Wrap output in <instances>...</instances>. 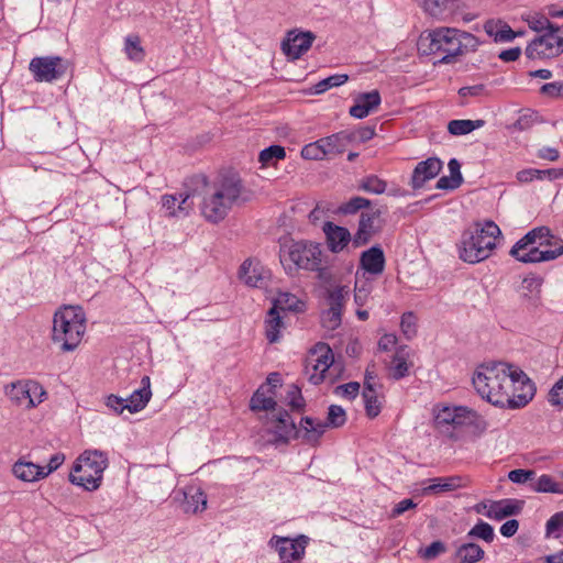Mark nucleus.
Here are the masks:
<instances>
[{
  "instance_id": "nucleus-28",
  "label": "nucleus",
  "mask_w": 563,
  "mask_h": 563,
  "mask_svg": "<svg viewBox=\"0 0 563 563\" xmlns=\"http://www.w3.org/2000/svg\"><path fill=\"white\" fill-rule=\"evenodd\" d=\"M431 482V485L422 489V495L452 492L456 488L466 486V479L461 476L435 477L432 478Z\"/></svg>"
},
{
  "instance_id": "nucleus-10",
  "label": "nucleus",
  "mask_w": 563,
  "mask_h": 563,
  "mask_svg": "<svg viewBox=\"0 0 563 563\" xmlns=\"http://www.w3.org/2000/svg\"><path fill=\"white\" fill-rule=\"evenodd\" d=\"M477 419L476 411L465 406H441L433 407L434 426L438 429H445L449 427L461 428L471 426Z\"/></svg>"
},
{
  "instance_id": "nucleus-62",
  "label": "nucleus",
  "mask_w": 563,
  "mask_h": 563,
  "mask_svg": "<svg viewBox=\"0 0 563 563\" xmlns=\"http://www.w3.org/2000/svg\"><path fill=\"white\" fill-rule=\"evenodd\" d=\"M358 390H360V384L356 382H351V383L338 386L335 388L334 393L336 395L352 399L357 396Z\"/></svg>"
},
{
  "instance_id": "nucleus-7",
  "label": "nucleus",
  "mask_w": 563,
  "mask_h": 563,
  "mask_svg": "<svg viewBox=\"0 0 563 563\" xmlns=\"http://www.w3.org/2000/svg\"><path fill=\"white\" fill-rule=\"evenodd\" d=\"M108 467V457L101 451H85L74 465V472L69 481L86 490L92 492L99 488L103 472Z\"/></svg>"
},
{
  "instance_id": "nucleus-55",
  "label": "nucleus",
  "mask_w": 563,
  "mask_h": 563,
  "mask_svg": "<svg viewBox=\"0 0 563 563\" xmlns=\"http://www.w3.org/2000/svg\"><path fill=\"white\" fill-rule=\"evenodd\" d=\"M372 291V285L369 283H355L354 300L357 306H363L367 301Z\"/></svg>"
},
{
  "instance_id": "nucleus-43",
  "label": "nucleus",
  "mask_w": 563,
  "mask_h": 563,
  "mask_svg": "<svg viewBox=\"0 0 563 563\" xmlns=\"http://www.w3.org/2000/svg\"><path fill=\"white\" fill-rule=\"evenodd\" d=\"M285 401L294 411H301L306 407V400L301 389L297 385H290L287 389Z\"/></svg>"
},
{
  "instance_id": "nucleus-14",
  "label": "nucleus",
  "mask_w": 563,
  "mask_h": 563,
  "mask_svg": "<svg viewBox=\"0 0 563 563\" xmlns=\"http://www.w3.org/2000/svg\"><path fill=\"white\" fill-rule=\"evenodd\" d=\"M559 238L552 234L548 227H538L527 232L511 247L509 254L515 257L525 252H529L534 245L539 246H556Z\"/></svg>"
},
{
  "instance_id": "nucleus-2",
  "label": "nucleus",
  "mask_w": 563,
  "mask_h": 563,
  "mask_svg": "<svg viewBox=\"0 0 563 563\" xmlns=\"http://www.w3.org/2000/svg\"><path fill=\"white\" fill-rule=\"evenodd\" d=\"M275 432L280 439L286 440L291 434H296L302 438L306 443L317 445L328 428H340L346 422V413L341 406L331 405L325 421L303 417L300 427L297 429L289 413L286 410H279L275 416Z\"/></svg>"
},
{
  "instance_id": "nucleus-22",
  "label": "nucleus",
  "mask_w": 563,
  "mask_h": 563,
  "mask_svg": "<svg viewBox=\"0 0 563 563\" xmlns=\"http://www.w3.org/2000/svg\"><path fill=\"white\" fill-rule=\"evenodd\" d=\"M323 232L325 234L329 250L333 253L343 251L351 241L353 242L350 231L346 228L334 224L333 222H325L323 224Z\"/></svg>"
},
{
  "instance_id": "nucleus-35",
  "label": "nucleus",
  "mask_w": 563,
  "mask_h": 563,
  "mask_svg": "<svg viewBox=\"0 0 563 563\" xmlns=\"http://www.w3.org/2000/svg\"><path fill=\"white\" fill-rule=\"evenodd\" d=\"M484 553L478 544L467 542L457 548L455 556L459 563H476L483 559Z\"/></svg>"
},
{
  "instance_id": "nucleus-21",
  "label": "nucleus",
  "mask_w": 563,
  "mask_h": 563,
  "mask_svg": "<svg viewBox=\"0 0 563 563\" xmlns=\"http://www.w3.org/2000/svg\"><path fill=\"white\" fill-rule=\"evenodd\" d=\"M385 254L379 245H374L368 250L362 252L360 256V269L365 274L380 275L385 269Z\"/></svg>"
},
{
  "instance_id": "nucleus-20",
  "label": "nucleus",
  "mask_w": 563,
  "mask_h": 563,
  "mask_svg": "<svg viewBox=\"0 0 563 563\" xmlns=\"http://www.w3.org/2000/svg\"><path fill=\"white\" fill-rule=\"evenodd\" d=\"M563 254V241L559 239L556 246H539L534 245L529 252L515 256L517 261L526 264L549 262L558 258Z\"/></svg>"
},
{
  "instance_id": "nucleus-39",
  "label": "nucleus",
  "mask_w": 563,
  "mask_h": 563,
  "mask_svg": "<svg viewBox=\"0 0 563 563\" xmlns=\"http://www.w3.org/2000/svg\"><path fill=\"white\" fill-rule=\"evenodd\" d=\"M152 397V391L146 388L134 390L128 399H125V407L130 412H137L142 410Z\"/></svg>"
},
{
  "instance_id": "nucleus-64",
  "label": "nucleus",
  "mask_w": 563,
  "mask_h": 563,
  "mask_svg": "<svg viewBox=\"0 0 563 563\" xmlns=\"http://www.w3.org/2000/svg\"><path fill=\"white\" fill-rule=\"evenodd\" d=\"M461 184V181H459L452 176H442L437 181L435 187L442 190H453L456 189Z\"/></svg>"
},
{
  "instance_id": "nucleus-16",
  "label": "nucleus",
  "mask_w": 563,
  "mask_h": 563,
  "mask_svg": "<svg viewBox=\"0 0 563 563\" xmlns=\"http://www.w3.org/2000/svg\"><path fill=\"white\" fill-rule=\"evenodd\" d=\"M240 279L250 287L263 288L267 286L271 272L261 262L252 258L245 260L239 271Z\"/></svg>"
},
{
  "instance_id": "nucleus-57",
  "label": "nucleus",
  "mask_w": 563,
  "mask_h": 563,
  "mask_svg": "<svg viewBox=\"0 0 563 563\" xmlns=\"http://www.w3.org/2000/svg\"><path fill=\"white\" fill-rule=\"evenodd\" d=\"M548 400L553 406L563 407V377L559 379L551 388L548 395Z\"/></svg>"
},
{
  "instance_id": "nucleus-4",
  "label": "nucleus",
  "mask_w": 563,
  "mask_h": 563,
  "mask_svg": "<svg viewBox=\"0 0 563 563\" xmlns=\"http://www.w3.org/2000/svg\"><path fill=\"white\" fill-rule=\"evenodd\" d=\"M512 365L504 362H492L479 365L474 372L472 383L477 394L500 408H506L511 389Z\"/></svg>"
},
{
  "instance_id": "nucleus-54",
  "label": "nucleus",
  "mask_w": 563,
  "mask_h": 563,
  "mask_svg": "<svg viewBox=\"0 0 563 563\" xmlns=\"http://www.w3.org/2000/svg\"><path fill=\"white\" fill-rule=\"evenodd\" d=\"M400 328L407 339L416 335V317L411 312L404 313L401 317Z\"/></svg>"
},
{
  "instance_id": "nucleus-5",
  "label": "nucleus",
  "mask_w": 563,
  "mask_h": 563,
  "mask_svg": "<svg viewBox=\"0 0 563 563\" xmlns=\"http://www.w3.org/2000/svg\"><path fill=\"white\" fill-rule=\"evenodd\" d=\"M86 332V314L81 307L65 306L58 309L53 319L52 341L63 352L78 347Z\"/></svg>"
},
{
  "instance_id": "nucleus-60",
  "label": "nucleus",
  "mask_w": 563,
  "mask_h": 563,
  "mask_svg": "<svg viewBox=\"0 0 563 563\" xmlns=\"http://www.w3.org/2000/svg\"><path fill=\"white\" fill-rule=\"evenodd\" d=\"M541 93L551 98H563V81L544 84L541 87Z\"/></svg>"
},
{
  "instance_id": "nucleus-27",
  "label": "nucleus",
  "mask_w": 563,
  "mask_h": 563,
  "mask_svg": "<svg viewBox=\"0 0 563 563\" xmlns=\"http://www.w3.org/2000/svg\"><path fill=\"white\" fill-rule=\"evenodd\" d=\"M350 131H340L332 135L321 137V142L327 156L342 154L351 144Z\"/></svg>"
},
{
  "instance_id": "nucleus-51",
  "label": "nucleus",
  "mask_w": 563,
  "mask_h": 563,
  "mask_svg": "<svg viewBox=\"0 0 563 563\" xmlns=\"http://www.w3.org/2000/svg\"><path fill=\"white\" fill-rule=\"evenodd\" d=\"M467 536L472 538H479L486 542H492L494 540L495 533L493 527L489 523L479 521L470 530Z\"/></svg>"
},
{
  "instance_id": "nucleus-36",
  "label": "nucleus",
  "mask_w": 563,
  "mask_h": 563,
  "mask_svg": "<svg viewBox=\"0 0 563 563\" xmlns=\"http://www.w3.org/2000/svg\"><path fill=\"white\" fill-rule=\"evenodd\" d=\"M303 302L290 292H279L273 301V307L276 311H301Z\"/></svg>"
},
{
  "instance_id": "nucleus-41",
  "label": "nucleus",
  "mask_w": 563,
  "mask_h": 563,
  "mask_svg": "<svg viewBox=\"0 0 563 563\" xmlns=\"http://www.w3.org/2000/svg\"><path fill=\"white\" fill-rule=\"evenodd\" d=\"M532 490L537 493H552L562 494V485L556 482L551 475H541L531 486Z\"/></svg>"
},
{
  "instance_id": "nucleus-58",
  "label": "nucleus",
  "mask_w": 563,
  "mask_h": 563,
  "mask_svg": "<svg viewBox=\"0 0 563 563\" xmlns=\"http://www.w3.org/2000/svg\"><path fill=\"white\" fill-rule=\"evenodd\" d=\"M486 95V87L483 84L474 85V86H466L459 89V96L462 99L468 98V97H483Z\"/></svg>"
},
{
  "instance_id": "nucleus-23",
  "label": "nucleus",
  "mask_w": 563,
  "mask_h": 563,
  "mask_svg": "<svg viewBox=\"0 0 563 563\" xmlns=\"http://www.w3.org/2000/svg\"><path fill=\"white\" fill-rule=\"evenodd\" d=\"M380 95L378 90L360 93L354 99V104L350 108V114L356 119L366 118L372 111L380 104Z\"/></svg>"
},
{
  "instance_id": "nucleus-38",
  "label": "nucleus",
  "mask_w": 563,
  "mask_h": 563,
  "mask_svg": "<svg viewBox=\"0 0 563 563\" xmlns=\"http://www.w3.org/2000/svg\"><path fill=\"white\" fill-rule=\"evenodd\" d=\"M363 398L365 402L366 415L369 418H375L380 412V401L378 400V396L374 385L367 380L365 383V387L363 390Z\"/></svg>"
},
{
  "instance_id": "nucleus-40",
  "label": "nucleus",
  "mask_w": 563,
  "mask_h": 563,
  "mask_svg": "<svg viewBox=\"0 0 563 563\" xmlns=\"http://www.w3.org/2000/svg\"><path fill=\"white\" fill-rule=\"evenodd\" d=\"M484 124V120H452L448 124V130L452 135H465Z\"/></svg>"
},
{
  "instance_id": "nucleus-15",
  "label": "nucleus",
  "mask_w": 563,
  "mask_h": 563,
  "mask_svg": "<svg viewBox=\"0 0 563 563\" xmlns=\"http://www.w3.org/2000/svg\"><path fill=\"white\" fill-rule=\"evenodd\" d=\"M563 53L559 31H550L534 38L526 48L529 58H552Z\"/></svg>"
},
{
  "instance_id": "nucleus-52",
  "label": "nucleus",
  "mask_w": 563,
  "mask_h": 563,
  "mask_svg": "<svg viewBox=\"0 0 563 563\" xmlns=\"http://www.w3.org/2000/svg\"><path fill=\"white\" fill-rule=\"evenodd\" d=\"M349 290L346 287H336L329 292V308H336V311L342 312V307Z\"/></svg>"
},
{
  "instance_id": "nucleus-12",
  "label": "nucleus",
  "mask_w": 563,
  "mask_h": 563,
  "mask_svg": "<svg viewBox=\"0 0 563 563\" xmlns=\"http://www.w3.org/2000/svg\"><path fill=\"white\" fill-rule=\"evenodd\" d=\"M29 69L36 81L52 82L66 74L68 62L59 56L34 57Z\"/></svg>"
},
{
  "instance_id": "nucleus-1",
  "label": "nucleus",
  "mask_w": 563,
  "mask_h": 563,
  "mask_svg": "<svg viewBox=\"0 0 563 563\" xmlns=\"http://www.w3.org/2000/svg\"><path fill=\"white\" fill-rule=\"evenodd\" d=\"M478 44L477 37L468 32L440 26L420 34L418 49L423 55L440 56L439 63L450 64L457 56L476 51Z\"/></svg>"
},
{
  "instance_id": "nucleus-13",
  "label": "nucleus",
  "mask_w": 563,
  "mask_h": 563,
  "mask_svg": "<svg viewBox=\"0 0 563 563\" xmlns=\"http://www.w3.org/2000/svg\"><path fill=\"white\" fill-rule=\"evenodd\" d=\"M511 389L506 407L511 409L525 407L534 396L536 387L527 374L518 367L512 366Z\"/></svg>"
},
{
  "instance_id": "nucleus-6",
  "label": "nucleus",
  "mask_w": 563,
  "mask_h": 563,
  "mask_svg": "<svg viewBox=\"0 0 563 563\" xmlns=\"http://www.w3.org/2000/svg\"><path fill=\"white\" fill-rule=\"evenodd\" d=\"M501 231L493 221L483 227L463 233L460 246V258L466 263H479L492 255Z\"/></svg>"
},
{
  "instance_id": "nucleus-11",
  "label": "nucleus",
  "mask_w": 563,
  "mask_h": 563,
  "mask_svg": "<svg viewBox=\"0 0 563 563\" xmlns=\"http://www.w3.org/2000/svg\"><path fill=\"white\" fill-rule=\"evenodd\" d=\"M9 399L16 406L31 409L44 401L46 391L37 382L20 380L12 383L5 390Z\"/></svg>"
},
{
  "instance_id": "nucleus-42",
  "label": "nucleus",
  "mask_w": 563,
  "mask_h": 563,
  "mask_svg": "<svg viewBox=\"0 0 563 563\" xmlns=\"http://www.w3.org/2000/svg\"><path fill=\"white\" fill-rule=\"evenodd\" d=\"M347 80H349V76L346 74H335V75L329 76L328 78H324L314 85L313 92L316 95L323 93L330 88L339 87V86L345 84Z\"/></svg>"
},
{
  "instance_id": "nucleus-8",
  "label": "nucleus",
  "mask_w": 563,
  "mask_h": 563,
  "mask_svg": "<svg viewBox=\"0 0 563 563\" xmlns=\"http://www.w3.org/2000/svg\"><path fill=\"white\" fill-rule=\"evenodd\" d=\"M280 263L290 273L299 268L319 271L322 264V252L319 244L307 241L294 242L280 254Z\"/></svg>"
},
{
  "instance_id": "nucleus-31",
  "label": "nucleus",
  "mask_w": 563,
  "mask_h": 563,
  "mask_svg": "<svg viewBox=\"0 0 563 563\" xmlns=\"http://www.w3.org/2000/svg\"><path fill=\"white\" fill-rule=\"evenodd\" d=\"M274 396L275 390H272V388H265V386L263 385L252 396L250 400V408L253 411L273 410L276 407Z\"/></svg>"
},
{
  "instance_id": "nucleus-24",
  "label": "nucleus",
  "mask_w": 563,
  "mask_h": 563,
  "mask_svg": "<svg viewBox=\"0 0 563 563\" xmlns=\"http://www.w3.org/2000/svg\"><path fill=\"white\" fill-rule=\"evenodd\" d=\"M523 501L517 499H501L489 503V509L485 516L494 520H503L509 516L520 514L522 510Z\"/></svg>"
},
{
  "instance_id": "nucleus-17",
  "label": "nucleus",
  "mask_w": 563,
  "mask_h": 563,
  "mask_svg": "<svg viewBox=\"0 0 563 563\" xmlns=\"http://www.w3.org/2000/svg\"><path fill=\"white\" fill-rule=\"evenodd\" d=\"M442 167V161L438 157H429L426 161L419 162L411 175V188L415 190L422 188L426 183L439 175Z\"/></svg>"
},
{
  "instance_id": "nucleus-3",
  "label": "nucleus",
  "mask_w": 563,
  "mask_h": 563,
  "mask_svg": "<svg viewBox=\"0 0 563 563\" xmlns=\"http://www.w3.org/2000/svg\"><path fill=\"white\" fill-rule=\"evenodd\" d=\"M242 191V181L234 174L224 176L219 181L206 186L199 203L202 217L210 223L222 221L232 207L238 203Z\"/></svg>"
},
{
  "instance_id": "nucleus-46",
  "label": "nucleus",
  "mask_w": 563,
  "mask_h": 563,
  "mask_svg": "<svg viewBox=\"0 0 563 563\" xmlns=\"http://www.w3.org/2000/svg\"><path fill=\"white\" fill-rule=\"evenodd\" d=\"M386 181H384L383 179L378 178L375 175L365 177L364 179H362L360 184V189L376 195L383 194L386 190Z\"/></svg>"
},
{
  "instance_id": "nucleus-61",
  "label": "nucleus",
  "mask_w": 563,
  "mask_h": 563,
  "mask_svg": "<svg viewBox=\"0 0 563 563\" xmlns=\"http://www.w3.org/2000/svg\"><path fill=\"white\" fill-rule=\"evenodd\" d=\"M445 552V545L441 541H433L429 544L423 552L421 553L422 558L426 560L435 559L438 555Z\"/></svg>"
},
{
  "instance_id": "nucleus-59",
  "label": "nucleus",
  "mask_w": 563,
  "mask_h": 563,
  "mask_svg": "<svg viewBox=\"0 0 563 563\" xmlns=\"http://www.w3.org/2000/svg\"><path fill=\"white\" fill-rule=\"evenodd\" d=\"M350 134L352 135L351 143L354 141L367 142L375 135V129L372 126H361L355 131H351Z\"/></svg>"
},
{
  "instance_id": "nucleus-33",
  "label": "nucleus",
  "mask_w": 563,
  "mask_h": 563,
  "mask_svg": "<svg viewBox=\"0 0 563 563\" xmlns=\"http://www.w3.org/2000/svg\"><path fill=\"white\" fill-rule=\"evenodd\" d=\"M184 508L186 512L196 514L207 507V497L199 488H188L185 493Z\"/></svg>"
},
{
  "instance_id": "nucleus-50",
  "label": "nucleus",
  "mask_w": 563,
  "mask_h": 563,
  "mask_svg": "<svg viewBox=\"0 0 563 563\" xmlns=\"http://www.w3.org/2000/svg\"><path fill=\"white\" fill-rule=\"evenodd\" d=\"M301 156L305 159H323L327 156V154L324 152L321 139L313 143L305 145L301 150Z\"/></svg>"
},
{
  "instance_id": "nucleus-53",
  "label": "nucleus",
  "mask_w": 563,
  "mask_h": 563,
  "mask_svg": "<svg viewBox=\"0 0 563 563\" xmlns=\"http://www.w3.org/2000/svg\"><path fill=\"white\" fill-rule=\"evenodd\" d=\"M322 324L329 330H335L341 324V312L336 308H329L322 314Z\"/></svg>"
},
{
  "instance_id": "nucleus-44",
  "label": "nucleus",
  "mask_w": 563,
  "mask_h": 563,
  "mask_svg": "<svg viewBox=\"0 0 563 563\" xmlns=\"http://www.w3.org/2000/svg\"><path fill=\"white\" fill-rule=\"evenodd\" d=\"M402 352H404V349H400L396 353V355L393 360L391 366L389 368L390 376L396 380L404 378L405 376L408 375V372H409V366H408V363H407Z\"/></svg>"
},
{
  "instance_id": "nucleus-34",
  "label": "nucleus",
  "mask_w": 563,
  "mask_h": 563,
  "mask_svg": "<svg viewBox=\"0 0 563 563\" xmlns=\"http://www.w3.org/2000/svg\"><path fill=\"white\" fill-rule=\"evenodd\" d=\"M284 322L280 313L275 309H269L265 320V335L269 343H275L280 338V331Z\"/></svg>"
},
{
  "instance_id": "nucleus-47",
  "label": "nucleus",
  "mask_w": 563,
  "mask_h": 563,
  "mask_svg": "<svg viewBox=\"0 0 563 563\" xmlns=\"http://www.w3.org/2000/svg\"><path fill=\"white\" fill-rule=\"evenodd\" d=\"M125 52L132 60L141 62L144 58V51L140 45L137 35H129L125 38Z\"/></svg>"
},
{
  "instance_id": "nucleus-56",
  "label": "nucleus",
  "mask_w": 563,
  "mask_h": 563,
  "mask_svg": "<svg viewBox=\"0 0 563 563\" xmlns=\"http://www.w3.org/2000/svg\"><path fill=\"white\" fill-rule=\"evenodd\" d=\"M536 473L531 470L517 468L508 473V478L516 484H525L528 481L533 479Z\"/></svg>"
},
{
  "instance_id": "nucleus-9",
  "label": "nucleus",
  "mask_w": 563,
  "mask_h": 563,
  "mask_svg": "<svg viewBox=\"0 0 563 563\" xmlns=\"http://www.w3.org/2000/svg\"><path fill=\"white\" fill-rule=\"evenodd\" d=\"M331 368L332 371L338 368L331 347L325 343L316 344L310 350L305 365V372L309 382L314 385L322 383Z\"/></svg>"
},
{
  "instance_id": "nucleus-63",
  "label": "nucleus",
  "mask_w": 563,
  "mask_h": 563,
  "mask_svg": "<svg viewBox=\"0 0 563 563\" xmlns=\"http://www.w3.org/2000/svg\"><path fill=\"white\" fill-rule=\"evenodd\" d=\"M534 178L542 179L543 170L536 169V168H528V169H522L517 173V179L520 183H529V181H532Z\"/></svg>"
},
{
  "instance_id": "nucleus-19",
  "label": "nucleus",
  "mask_w": 563,
  "mask_h": 563,
  "mask_svg": "<svg viewBox=\"0 0 563 563\" xmlns=\"http://www.w3.org/2000/svg\"><path fill=\"white\" fill-rule=\"evenodd\" d=\"M271 543L274 544L279 554L282 563H292L301 559L305 553L306 541L291 540L289 538H273Z\"/></svg>"
},
{
  "instance_id": "nucleus-29",
  "label": "nucleus",
  "mask_w": 563,
  "mask_h": 563,
  "mask_svg": "<svg viewBox=\"0 0 563 563\" xmlns=\"http://www.w3.org/2000/svg\"><path fill=\"white\" fill-rule=\"evenodd\" d=\"M376 220L375 213L363 212L360 218L358 229L353 236V244L360 247L369 242L375 233L374 222Z\"/></svg>"
},
{
  "instance_id": "nucleus-18",
  "label": "nucleus",
  "mask_w": 563,
  "mask_h": 563,
  "mask_svg": "<svg viewBox=\"0 0 563 563\" xmlns=\"http://www.w3.org/2000/svg\"><path fill=\"white\" fill-rule=\"evenodd\" d=\"M314 37L311 32H289L282 44V49L288 58L298 59L311 47Z\"/></svg>"
},
{
  "instance_id": "nucleus-37",
  "label": "nucleus",
  "mask_w": 563,
  "mask_h": 563,
  "mask_svg": "<svg viewBox=\"0 0 563 563\" xmlns=\"http://www.w3.org/2000/svg\"><path fill=\"white\" fill-rule=\"evenodd\" d=\"M522 20L536 32H550L552 30L559 31V25L551 23L545 13L531 12L522 15Z\"/></svg>"
},
{
  "instance_id": "nucleus-49",
  "label": "nucleus",
  "mask_w": 563,
  "mask_h": 563,
  "mask_svg": "<svg viewBox=\"0 0 563 563\" xmlns=\"http://www.w3.org/2000/svg\"><path fill=\"white\" fill-rule=\"evenodd\" d=\"M563 533V511L554 514L545 525V537L560 538Z\"/></svg>"
},
{
  "instance_id": "nucleus-25",
  "label": "nucleus",
  "mask_w": 563,
  "mask_h": 563,
  "mask_svg": "<svg viewBox=\"0 0 563 563\" xmlns=\"http://www.w3.org/2000/svg\"><path fill=\"white\" fill-rule=\"evenodd\" d=\"M12 473L18 479L29 483L45 478L43 466L23 460H19L13 464Z\"/></svg>"
},
{
  "instance_id": "nucleus-26",
  "label": "nucleus",
  "mask_w": 563,
  "mask_h": 563,
  "mask_svg": "<svg viewBox=\"0 0 563 563\" xmlns=\"http://www.w3.org/2000/svg\"><path fill=\"white\" fill-rule=\"evenodd\" d=\"M543 278L537 275H529L523 278L519 288L520 296L533 307L540 302L541 286Z\"/></svg>"
},
{
  "instance_id": "nucleus-48",
  "label": "nucleus",
  "mask_w": 563,
  "mask_h": 563,
  "mask_svg": "<svg viewBox=\"0 0 563 563\" xmlns=\"http://www.w3.org/2000/svg\"><path fill=\"white\" fill-rule=\"evenodd\" d=\"M371 206V201L363 197H353L345 203L339 207V211L343 214H354L357 211L368 208Z\"/></svg>"
},
{
  "instance_id": "nucleus-32",
  "label": "nucleus",
  "mask_w": 563,
  "mask_h": 563,
  "mask_svg": "<svg viewBox=\"0 0 563 563\" xmlns=\"http://www.w3.org/2000/svg\"><path fill=\"white\" fill-rule=\"evenodd\" d=\"M189 195L185 196L181 201L174 195H164L162 197V207L168 217L187 216L191 209V203H188Z\"/></svg>"
},
{
  "instance_id": "nucleus-30",
  "label": "nucleus",
  "mask_w": 563,
  "mask_h": 563,
  "mask_svg": "<svg viewBox=\"0 0 563 563\" xmlns=\"http://www.w3.org/2000/svg\"><path fill=\"white\" fill-rule=\"evenodd\" d=\"M485 32L494 38L495 42H510L516 36L517 33H515L511 27L501 20H488L484 24Z\"/></svg>"
},
{
  "instance_id": "nucleus-45",
  "label": "nucleus",
  "mask_w": 563,
  "mask_h": 563,
  "mask_svg": "<svg viewBox=\"0 0 563 563\" xmlns=\"http://www.w3.org/2000/svg\"><path fill=\"white\" fill-rule=\"evenodd\" d=\"M286 156L285 148L280 145H272L263 151L258 155V161L263 165L273 164L276 161L283 159Z\"/></svg>"
}]
</instances>
